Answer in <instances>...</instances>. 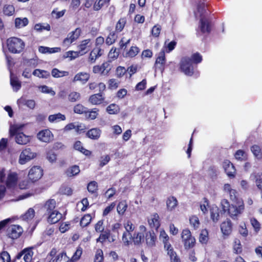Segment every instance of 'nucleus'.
<instances>
[{
	"label": "nucleus",
	"mask_w": 262,
	"mask_h": 262,
	"mask_svg": "<svg viewBox=\"0 0 262 262\" xmlns=\"http://www.w3.org/2000/svg\"><path fill=\"white\" fill-rule=\"evenodd\" d=\"M80 172L79 168L77 165H74L69 168L66 171V174L68 177H73L78 174Z\"/></svg>",
	"instance_id": "34"
},
{
	"label": "nucleus",
	"mask_w": 262,
	"mask_h": 262,
	"mask_svg": "<svg viewBox=\"0 0 262 262\" xmlns=\"http://www.w3.org/2000/svg\"><path fill=\"white\" fill-rule=\"evenodd\" d=\"M127 208V204L126 201L120 202L118 204L117 208L118 214L121 215H123L126 210Z\"/></svg>",
	"instance_id": "42"
},
{
	"label": "nucleus",
	"mask_w": 262,
	"mask_h": 262,
	"mask_svg": "<svg viewBox=\"0 0 262 262\" xmlns=\"http://www.w3.org/2000/svg\"><path fill=\"white\" fill-rule=\"evenodd\" d=\"M34 215V210L33 208H30L25 213L21 215V219L23 220L29 221L33 219Z\"/></svg>",
	"instance_id": "32"
},
{
	"label": "nucleus",
	"mask_w": 262,
	"mask_h": 262,
	"mask_svg": "<svg viewBox=\"0 0 262 262\" xmlns=\"http://www.w3.org/2000/svg\"><path fill=\"white\" fill-rule=\"evenodd\" d=\"M51 74L55 78H59L68 76L69 72L64 71H59L57 69L55 68L52 70Z\"/></svg>",
	"instance_id": "39"
},
{
	"label": "nucleus",
	"mask_w": 262,
	"mask_h": 262,
	"mask_svg": "<svg viewBox=\"0 0 262 262\" xmlns=\"http://www.w3.org/2000/svg\"><path fill=\"white\" fill-rule=\"evenodd\" d=\"M190 58L191 62L195 64L199 63L202 61V56L199 53L193 54Z\"/></svg>",
	"instance_id": "61"
},
{
	"label": "nucleus",
	"mask_w": 262,
	"mask_h": 262,
	"mask_svg": "<svg viewBox=\"0 0 262 262\" xmlns=\"http://www.w3.org/2000/svg\"><path fill=\"white\" fill-rule=\"evenodd\" d=\"M39 89L43 93L50 94L52 96H54L55 95V92L48 86H39Z\"/></svg>",
	"instance_id": "64"
},
{
	"label": "nucleus",
	"mask_w": 262,
	"mask_h": 262,
	"mask_svg": "<svg viewBox=\"0 0 262 262\" xmlns=\"http://www.w3.org/2000/svg\"><path fill=\"white\" fill-rule=\"evenodd\" d=\"M103 253L101 249H97L95 255L94 262H102L103 261Z\"/></svg>",
	"instance_id": "58"
},
{
	"label": "nucleus",
	"mask_w": 262,
	"mask_h": 262,
	"mask_svg": "<svg viewBox=\"0 0 262 262\" xmlns=\"http://www.w3.org/2000/svg\"><path fill=\"white\" fill-rule=\"evenodd\" d=\"M86 129L85 125L82 123L76 122L75 132L77 134L84 133Z\"/></svg>",
	"instance_id": "57"
},
{
	"label": "nucleus",
	"mask_w": 262,
	"mask_h": 262,
	"mask_svg": "<svg viewBox=\"0 0 262 262\" xmlns=\"http://www.w3.org/2000/svg\"><path fill=\"white\" fill-rule=\"evenodd\" d=\"M110 0H96L94 4L93 9L95 11L100 10L102 6L110 2Z\"/></svg>",
	"instance_id": "46"
},
{
	"label": "nucleus",
	"mask_w": 262,
	"mask_h": 262,
	"mask_svg": "<svg viewBox=\"0 0 262 262\" xmlns=\"http://www.w3.org/2000/svg\"><path fill=\"white\" fill-rule=\"evenodd\" d=\"M198 34H208L210 33L211 29V23L207 17L200 18L199 25Z\"/></svg>",
	"instance_id": "9"
},
{
	"label": "nucleus",
	"mask_w": 262,
	"mask_h": 262,
	"mask_svg": "<svg viewBox=\"0 0 262 262\" xmlns=\"http://www.w3.org/2000/svg\"><path fill=\"white\" fill-rule=\"evenodd\" d=\"M190 225L193 227L194 229L199 228L200 225V221L199 218L196 215H192L189 219Z\"/></svg>",
	"instance_id": "54"
},
{
	"label": "nucleus",
	"mask_w": 262,
	"mask_h": 262,
	"mask_svg": "<svg viewBox=\"0 0 262 262\" xmlns=\"http://www.w3.org/2000/svg\"><path fill=\"white\" fill-rule=\"evenodd\" d=\"M88 108L81 104H76L73 108L75 113L82 114L86 113Z\"/></svg>",
	"instance_id": "52"
},
{
	"label": "nucleus",
	"mask_w": 262,
	"mask_h": 262,
	"mask_svg": "<svg viewBox=\"0 0 262 262\" xmlns=\"http://www.w3.org/2000/svg\"><path fill=\"white\" fill-rule=\"evenodd\" d=\"M233 251L236 254L241 253L242 251V247L241 242L238 239H235L233 244Z\"/></svg>",
	"instance_id": "56"
},
{
	"label": "nucleus",
	"mask_w": 262,
	"mask_h": 262,
	"mask_svg": "<svg viewBox=\"0 0 262 262\" xmlns=\"http://www.w3.org/2000/svg\"><path fill=\"white\" fill-rule=\"evenodd\" d=\"M165 56L164 51H161L159 53V55L156 60L155 64V72L158 70L161 72L164 71V66L165 63Z\"/></svg>",
	"instance_id": "13"
},
{
	"label": "nucleus",
	"mask_w": 262,
	"mask_h": 262,
	"mask_svg": "<svg viewBox=\"0 0 262 262\" xmlns=\"http://www.w3.org/2000/svg\"><path fill=\"white\" fill-rule=\"evenodd\" d=\"M7 44L9 51L12 53H19L25 47L24 42L21 39L15 37L8 38Z\"/></svg>",
	"instance_id": "3"
},
{
	"label": "nucleus",
	"mask_w": 262,
	"mask_h": 262,
	"mask_svg": "<svg viewBox=\"0 0 262 262\" xmlns=\"http://www.w3.org/2000/svg\"><path fill=\"white\" fill-rule=\"evenodd\" d=\"M90 43V39H86L80 41L79 45L78 46V48L79 49V53H80L81 55H83L88 52L91 47Z\"/></svg>",
	"instance_id": "17"
},
{
	"label": "nucleus",
	"mask_w": 262,
	"mask_h": 262,
	"mask_svg": "<svg viewBox=\"0 0 262 262\" xmlns=\"http://www.w3.org/2000/svg\"><path fill=\"white\" fill-rule=\"evenodd\" d=\"M28 24V20L27 18L21 19L16 18L15 20V26L17 28H21L26 26Z\"/></svg>",
	"instance_id": "47"
},
{
	"label": "nucleus",
	"mask_w": 262,
	"mask_h": 262,
	"mask_svg": "<svg viewBox=\"0 0 262 262\" xmlns=\"http://www.w3.org/2000/svg\"><path fill=\"white\" fill-rule=\"evenodd\" d=\"M15 12V9L13 6L11 5H6L3 7V13L7 16L12 15Z\"/></svg>",
	"instance_id": "45"
},
{
	"label": "nucleus",
	"mask_w": 262,
	"mask_h": 262,
	"mask_svg": "<svg viewBox=\"0 0 262 262\" xmlns=\"http://www.w3.org/2000/svg\"><path fill=\"white\" fill-rule=\"evenodd\" d=\"M36 157V154L29 148H25L20 154L18 163L24 165Z\"/></svg>",
	"instance_id": "6"
},
{
	"label": "nucleus",
	"mask_w": 262,
	"mask_h": 262,
	"mask_svg": "<svg viewBox=\"0 0 262 262\" xmlns=\"http://www.w3.org/2000/svg\"><path fill=\"white\" fill-rule=\"evenodd\" d=\"M221 229L223 234L229 235L232 231V223L230 220H228L221 225Z\"/></svg>",
	"instance_id": "23"
},
{
	"label": "nucleus",
	"mask_w": 262,
	"mask_h": 262,
	"mask_svg": "<svg viewBox=\"0 0 262 262\" xmlns=\"http://www.w3.org/2000/svg\"><path fill=\"white\" fill-rule=\"evenodd\" d=\"M80 94L77 92H72L68 95V100L72 102H76L80 99Z\"/></svg>",
	"instance_id": "48"
},
{
	"label": "nucleus",
	"mask_w": 262,
	"mask_h": 262,
	"mask_svg": "<svg viewBox=\"0 0 262 262\" xmlns=\"http://www.w3.org/2000/svg\"><path fill=\"white\" fill-rule=\"evenodd\" d=\"M106 111L110 114H116L119 112V107L116 104H111L107 107Z\"/></svg>",
	"instance_id": "49"
},
{
	"label": "nucleus",
	"mask_w": 262,
	"mask_h": 262,
	"mask_svg": "<svg viewBox=\"0 0 262 262\" xmlns=\"http://www.w3.org/2000/svg\"><path fill=\"white\" fill-rule=\"evenodd\" d=\"M118 38V34L115 31L111 32L107 37L105 42L108 45L113 44Z\"/></svg>",
	"instance_id": "38"
},
{
	"label": "nucleus",
	"mask_w": 262,
	"mask_h": 262,
	"mask_svg": "<svg viewBox=\"0 0 262 262\" xmlns=\"http://www.w3.org/2000/svg\"><path fill=\"white\" fill-rule=\"evenodd\" d=\"M223 166L228 177L230 178L234 177L236 170L233 165L229 160H225Z\"/></svg>",
	"instance_id": "16"
},
{
	"label": "nucleus",
	"mask_w": 262,
	"mask_h": 262,
	"mask_svg": "<svg viewBox=\"0 0 262 262\" xmlns=\"http://www.w3.org/2000/svg\"><path fill=\"white\" fill-rule=\"evenodd\" d=\"M103 54V50L100 47H95L90 52L88 58L89 63L92 64L95 62L97 59Z\"/></svg>",
	"instance_id": "15"
},
{
	"label": "nucleus",
	"mask_w": 262,
	"mask_h": 262,
	"mask_svg": "<svg viewBox=\"0 0 262 262\" xmlns=\"http://www.w3.org/2000/svg\"><path fill=\"white\" fill-rule=\"evenodd\" d=\"M139 49L136 46H132L127 51L124 56L125 57L132 58L136 56L139 52Z\"/></svg>",
	"instance_id": "31"
},
{
	"label": "nucleus",
	"mask_w": 262,
	"mask_h": 262,
	"mask_svg": "<svg viewBox=\"0 0 262 262\" xmlns=\"http://www.w3.org/2000/svg\"><path fill=\"white\" fill-rule=\"evenodd\" d=\"M180 69L186 75L189 76H192L194 73V67L189 57H185L181 59L180 62Z\"/></svg>",
	"instance_id": "5"
},
{
	"label": "nucleus",
	"mask_w": 262,
	"mask_h": 262,
	"mask_svg": "<svg viewBox=\"0 0 262 262\" xmlns=\"http://www.w3.org/2000/svg\"><path fill=\"white\" fill-rule=\"evenodd\" d=\"M33 75L39 78H47L50 76V73L47 71L36 69L33 72Z\"/></svg>",
	"instance_id": "35"
},
{
	"label": "nucleus",
	"mask_w": 262,
	"mask_h": 262,
	"mask_svg": "<svg viewBox=\"0 0 262 262\" xmlns=\"http://www.w3.org/2000/svg\"><path fill=\"white\" fill-rule=\"evenodd\" d=\"M101 133V132L99 128H94L91 129L86 133V136L91 139L97 140L99 138Z\"/></svg>",
	"instance_id": "26"
},
{
	"label": "nucleus",
	"mask_w": 262,
	"mask_h": 262,
	"mask_svg": "<svg viewBox=\"0 0 262 262\" xmlns=\"http://www.w3.org/2000/svg\"><path fill=\"white\" fill-rule=\"evenodd\" d=\"M56 206V201L54 199H50L47 201L45 205V208L46 209L47 212L54 211Z\"/></svg>",
	"instance_id": "33"
},
{
	"label": "nucleus",
	"mask_w": 262,
	"mask_h": 262,
	"mask_svg": "<svg viewBox=\"0 0 262 262\" xmlns=\"http://www.w3.org/2000/svg\"><path fill=\"white\" fill-rule=\"evenodd\" d=\"M37 138L41 142L48 143L53 140L54 135L51 130L45 129L38 133Z\"/></svg>",
	"instance_id": "10"
},
{
	"label": "nucleus",
	"mask_w": 262,
	"mask_h": 262,
	"mask_svg": "<svg viewBox=\"0 0 262 262\" xmlns=\"http://www.w3.org/2000/svg\"><path fill=\"white\" fill-rule=\"evenodd\" d=\"M24 127L23 124H15L10 127L9 133L11 136H15V141L17 144H27L30 141V136L25 135L21 132Z\"/></svg>",
	"instance_id": "1"
},
{
	"label": "nucleus",
	"mask_w": 262,
	"mask_h": 262,
	"mask_svg": "<svg viewBox=\"0 0 262 262\" xmlns=\"http://www.w3.org/2000/svg\"><path fill=\"white\" fill-rule=\"evenodd\" d=\"M124 228L125 229V231L124 232H126L128 233H131L133 232L135 227L130 220H127L126 222H125L123 224Z\"/></svg>",
	"instance_id": "51"
},
{
	"label": "nucleus",
	"mask_w": 262,
	"mask_h": 262,
	"mask_svg": "<svg viewBox=\"0 0 262 262\" xmlns=\"http://www.w3.org/2000/svg\"><path fill=\"white\" fill-rule=\"evenodd\" d=\"M90 77L89 74L86 72H79L75 75L73 81H79L81 83L84 84L89 80Z\"/></svg>",
	"instance_id": "21"
},
{
	"label": "nucleus",
	"mask_w": 262,
	"mask_h": 262,
	"mask_svg": "<svg viewBox=\"0 0 262 262\" xmlns=\"http://www.w3.org/2000/svg\"><path fill=\"white\" fill-rule=\"evenodd\" d=\"M20 102L26 105L30 109H33L36 105L35 102L33 100H20Z\"/></svg>",
	"instance_id": "62"
},
{
	"label": "nucleus",
	"mask_w": 262,
	"mask_h": 262,
	"mask_svg": "<svg viewBox=\"0 0 262 262\" xmlns=\"http://www.w3.org/2000/svg\"><path fill=\"white\" fill-rule=\"evenodd\" d=\"M211 219L214 222H216L219 220V212L217 208L215 207L210 210Z\"/></svg>",
	"instance_id": "55"
},
{
	"label": "nucleus",
	"mask_w": 262,
	"mask_h": 262,
	"mask_svg": "<svg viewBox=\"0 0 262 262\" xmlns=\"http://www.w3.org/2000/svg\"><path fill=\"white\" fill-rule=\"evenodd\" d=\"M47 213L48 214V222L50 224H55L62 218L61 213L57 210H54Z\"/></svg>",
	"instance_id": "19"
},
{
	"label": "nucleus",
	"mask_w": 262,
	"mask_h": 262,
	"mask_svg": "<svg viewBox=\"0 0 262 262\" xmlns=\"http://www.w3.org/2000/svg\"><path fill=\"white\" fill-rule=\"evenodd\" d=\"M181 237L182 238V240L183 242L186 241L187 240L189 239L190 238H193L191 235V233L189 230L188 229H184L182 231V234H181Z\"/></svg>",
	"instance_id": "60"
},
{
	"label": "nucleus",
	"mask_w": 262,
	"mask_h": 262,
	"mask_svg": "<svg viewBox=\"0 0 262 262\" xmlns=\"http://www.w3.org/2000/svg\"><path fill=\"white\" fill-rule=\"evenodd\" d=\"M208 232L206 229H203L201 231L199 241L202 244H206L208 241Z\"/></svg>",
	"instance_id": "44"
},
{
	"label": "nucleus",
	"mask_w": 262,
	"mask_h": 262,
	"mask_svg": "<svg viewBox=\"0 0 262 262\" xmlns=\"http://www.w3.org/2000/svg\"><path fill=\"white\" fill-rule=\"evenodd\" d=\"M244 209L245 206L243 200H238L237 202H233L231 204L228 213L232 219L237 220L242 214Z\"/></svg>",
	"instance_id": "4"
},
{
	"label": "nucleus",
	"mask_w": 262,
	"mask_h": 262,
	"mask_svg": "<svg viewBox=\"0 0 262 262\" xmlns=\"http://www.w3.org/2000/svg\"><path fill=\"white\" fill-rule=\"evenodd\" d=\"M235 158L236 159L240 161L246 160L247 155L246 152L242 150H238L235 154Z\"/></svg>",
	"instance_id": "59"
},
{
	"label": "nucleus",
	"mask_w": 262,
	"mask_h": 262,
	"mask_svg": "<svg viewBox=\"0 0 262 262\" xmlns=\"http://www.w3.org/2000/svg\"><path fill=\"white\" fill-rule=\"evenodd\" d=\"M48 120L51 123L57 122L60 121L66 120V116L59 113L54 115H51L48 117Z\"/></svg>",
	"instance_id": "28"
},
{
	"label": "nucleus",
	"mask_w": 262,
	"mask_h": 262,
	"mask_svg": "<svg viewBox=\"0 0 262 262\" xmlns=\"http://www.w3.org/2000/svg\"><path fill=\"white\" fill-rule=\"evenodd\" d=\"M43 176V169L40 166H34L29 171V179L33 182L39 180Z\"/></svg>",
	"instance_id": "7"
},
{
	"label": "nucleus",
	"mask_w": 262,
	"mask_h": 262,
	"mask_svg": "<svg viewBox=\"0 0 262 262\" xmlns=\"http://www.w3.org/2000/svg\"><path fill=\"white\" fill-rule=\"evenodd\" d=\"M145 239L148 247H152L155 246L157 238L153 231H146Z\"/></svg>",
	"instance_id": "18"
},
{
	"label": "nucleus",
	"mask_w": 262,
	"mask_h": 262,
	"mask_svg": "<svg viewBox=\"0 0 262 262\" xmlns=\"http://www.w3.org/2000/svg\"><path fill=\"white\" fill-rule=\"evenodd\" d=\"M132 239V235L131 233H128L126 232H124L122 236V241L123 244L128 246L131 243L130 239Z\"/></svg>",
	"instance_id": "41"
},
{
	"label": "nucleus",
	"mask_w": 262,
	"mask_h": 262,
	"mask_svg": "<svg viewBox=\"0 0 262 262\" xmlns=\"http://www.w3.org/2000/svg\"><path fill=\"white\" fill-rule=\"evenodd\" d=\"M99 110L97 108H94L91 111L86 110V113H85V116L87 119L94 120L96 119L98 115Z\"/></svg>",
	"instance_id": "37"
},
{
	"label": "nucleus",
	"mask_w": 262,
	"mask_h": 262,
	"mask_svg": "<svg viewBox=\"0 0 262 262\" xmlns=\"http://www.w3.org/2000/svg\"><path fill=\"white\" fill-rule=\"evenodd\" d=\"M68 260L69 258L64 252L60 253L55 258V262H68Z\"/></svg>",
	"instance_id": "63"
},
{
	"label": "nucleus",
	"mask_w": 262,
	"mask_h": 262,
	"mask_svg": "<svg viewBox=\"0 0 262 262\" xmlns=\"http://www.w3.org/2000/svg\"><path fill=\"white\" fill-rule=\"evenodd\" d=\"M10 83L13 90L16 92L19 90L21 88V82L18 80L17 77L13 76L11 74L10 76Z\"/></svg>",
	"instance_id": "30"
},
{
	"label": "nucleus",
	"mask_w": 262,
	"mask_h": 262,
	"mask_svg": "<svg viewBox=\"0 0 262 262\" xmlns=\"http://www.w3.org/2000/svg\"><path fill=\"white\" fill-rule=\"evenodd\" d=\"M146 231V228L144 226H140L139 231L135 233L134 235L132 236V239L134 245H140L144 241Z\"/></svg>",
	"instance_id": "11"
},
{
	"label": "nucleus",
	"mask_w": 262,
	"mask_h": 262,
	"mask_svg": "<svg viewBox=\"0 0 262 262\" xmlns=\"http://www.w3.org/2000/svg\"><path fill=\"white\" fill-rule=\"evenodd\" d=\"M165 250L167 252V254L170 257V262H181L180 258L177 256L176 252L173 250L171 245L166 244L165 245Z\"/></svg>",
	"instance_id": "20"
},
{
	"label": "nucleus",
	"mask_w": 262,
	"mask_h": 262,
	"mask_svg": "<svg viewBox=\"0 0 262 262\" xmlns=\"http://www.w3.org/2000/svg\"><path fill=\"white\" fill-rule=\"evenodd\" d=\"M166 204L167 210L168 211H172L177 207L178 202L175 197L171 196L167 199Z\"/></svg>",
	"instance_id": "22"
},
{
	"label": "nucleus",
	"mask_w": 262,
	"mask_h": 262,
	"mask_svg": "<svg viewBox=\"0 0 262 262\" xmlns=\"http://www.w3.org/2000/svg\"><path fill=\"white\" fill-rule=\"evenodd\" d=\"M38 51L39 52L43 54H51L60 52L61 49L58 47L49 48L47 47L40 46L39 47Z\"/></svg>",
	"instance_id": "27"
},
{
	"label": "nucleus",
	"mask_w": 262,
	"mask_h": 262,
	"mask_svg": "<svg viewBox=\"0 0 262 262\" xmlns=\"http://www.w3.org/2000/svg\"><path fill=\"white\" fill-rule=\"evenodd\" d=\"M79 56H81L80 53H79L78 51H69L66 52L63 55V57L64 58H70L71 60H74L76 58L78 57Z\"/></svg>",
	"instance_id": "36"
},
{
	"label": "nucleus",
	"mask_w": 262,
	"mask_h": 262,
	"mask_svg": "<svg viewBox=\"0 0 262 262\" xmlns=\"http://www.w3.org/2000/svg\"><path fill=\"white\" fill-rule=\"evenodd\" d=\"M126 23L125 18H121L117 23L115 27V32H120L122 31Z\"/></svg>",
	"instance_id": "43"
},
{
	"label": "nucleus",
	"mask_w": 262,
	"mask_h": 262,
	"mask_svg": "<svg viewBox=\"0 0 262 262\" xmlns=\"http://www.w3.org/2000/svg\"><path fill=\"white\" fill-rule=\"evenodd\" d=\"M206 5L204 3H200L198 6L197 12H195L196 16L199 15L200 18L201 17H207V13H206L205 9Z\"/></svg>",
	"instance_id": "29"
},
{
	"label": "nucleus",
	"mask_w": 262,
	"mask_h": 262,
	"mask_svg": "<svg viewBox=\"0 0 262 262\" xmlns=\"http://www.w3.org/2000/svg\"><path fill=\"white\" fill-rule=\"evenodd\" d=\"M148 221L149 226L151 228L158 229L160 226L159 216L157 213L152 214Z\"/></svg>",
	"instance_id": "25"
},
{
	"label": "nucleus",
	"mask_w": 262,
	"mask_h": 262,
	"mask_svg": "<svg viewBox=\"0 0 262 262\" xmlns=\"http://www.w3.org/2000/svg\"><path fill=\"white\" fill-rule=\"evenodd\" d=\"M104 98L100 93L92 95L89 98V101L93 105H98L103 102Z\"/></svg>",
	"instance_id": "24"
},
{
	"label": "nucleus",
	"mask_w": 262,
	"mask_h": 262,
	"mask_svg": "<svg viewBox=\"0 0 262 262\" xmlns=\"http://www.w3.org/2000/svg\"><path fill=\"white\" fill-rule=\"evenodd\" d=\"M17 180V174L15 172L7 171L4 168L0 170V182H5L8 190L15 188Z\"/></svg>",
	"instance_id": "2"
},
{
	"label": "nucleus",
	"mask_w": 262,
	"mask_h": 262,
	"mask_svg": "<svg viewBox=\"0 0 262 262\" xmlns=\"http://www.w3.org/2000/svg\"><path fill=\"white\" fill-rule=\"evenodd\" d=\"M33 255V252L31 248H26L18 253L15 258L19 259L23 256V259L25 262H31L32 256Z\"/></svg>",
	"instance_id": "14"
},
{
	"label": "nucleus",
	"mask_w": 262,
	"mask_h": 262,
	"mask_svg": "<svg viewBox=\"0 0 262 262\" xmlns=\"http://www.w3.org/2000/svg\"><path fill=\"white\" fill-rule=\"evenodd\" d=\"M251 150L254 156L257 159L262 158V152L260 147L257 145H253L251 148Z\"/></svg>",
	"instance_id": "40"
},
{
	"label": "nucleus",
	"mask_w": 262,
	"mask_h": 262,
	"mask_svg": "<svg viewBox=\"0 0 262 262\" xmlns=\"http://www.w3.org/2000/svg\"><path fill=\"white\" fill-rule=\"evenodd\" d=\"M92 220V216L90 214L84 215L80 221V225L81 227L87 226L91 222Z\"/></svg>",
	"instance_id": "50"
},
{
	"label": "nucleus",
	"mask_w": 262,
	"mask_h": 262,
	"mask_svg": "<svg viewBox=\"0 0 262 262\" xmlns=\"http://www.w3.org/2000/svg\"><path fill=\"white\" fill-rule=\"evenodd\" d=\"M81 33L80 28H77L74 31L69 33L67 37L63 41V45L66 47L70 46L80 36Z\"/></svg>",
	"instance_id": "8"
},
{
	"label": "nucleus",
	"mask_w": 262,
	"mask_h": 262,
	"mask_svg": "<svg viewBox=\"0 0 262 262\" xmlns=\"http://www.w3.org/2000/svg\"><path fill=\"white\" fill-rule=\"evenodd\" d=\"M209 206V201L206 198L203 199V201L200 203V209L203 214H206L208 212V207Z\"/></svg>",
	"instance_id": "53"
},
{
	"label": "nucleus",
	"mask_w": 262,
	"mask_h": 262,
	"mask_svg": "<svg viewBox=\"0 0 262 262\" xmlns=\"http://www.w3.org/2000/svg\"><path fill=\"white\" fill-rule=\"evenodd\" d=\"M23 232V228L19 225H13L10 226L8 230L9 237L16 239L19 237Z\"/></svg>",
	"instance_id": "12"
}]
</instances>
